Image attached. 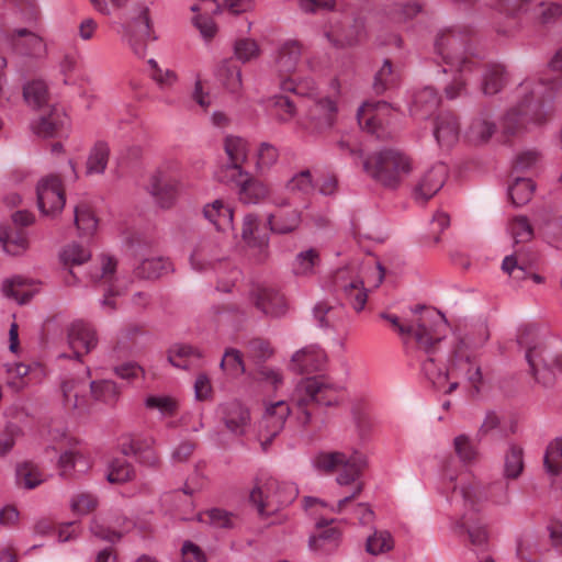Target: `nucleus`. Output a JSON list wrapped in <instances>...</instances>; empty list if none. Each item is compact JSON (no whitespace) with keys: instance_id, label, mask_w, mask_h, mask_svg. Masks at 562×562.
Returning a JSON list of instances; mask_svg holds the SVG:
<instances>
[{"instance_id":"nucleus-1","label":"nucleus","mask_w":562,"mask_h":562,"mask_svg":"<svg viewBox=\"0 0 562 562\" xmlns=\"http://www.w3.org/2000/svg\"><path fill=\"white\" fill-rule=\"evenodd\" d=\"M561 87V80L553 78L529 77L521 81L513 91V105L502 119L503 133L518 136L543 126Z\"/></svg>"},{"instance_id":"nucleus-2","label":"nucleus","mask_w":562,"mask_h":562,"mask_svg":"<svg viewBox=\"0 0 562 562\" xmlns=\"http://www.w3.org/2000/svg\"><path fill=\"white\" fill-rule=\"evenodd\" d=\"M441 485L448 501L460 514L452 521L451 529L460 536L467 533L471 543L477 548L485 546L487 532L479 515L486 501L484 490L470 481L467 473H457L451 468L442 470Z\"/></svg>"},{"instance_id":"nucleus-3","label":"nucleus","mask_w":562,"mask_h":562,"mask_svg":"<svg viewBox=\"0 0 562 562\" xmlns=\"http://www.w3.org/2000/svg\"><path fill=\"white\" fill-rule=\"evenodd\" d=\"M367 463V458L357 451L350 454L342 451H322L315 454L312 459L314 469L325 473L338 471L336 476L337 484L340 486L351 485L352 493L339 499L335 505H328L316 497H305L303 501L304 508L310 512L311 515H317L323 510L336 514L346 513L351 502L360 495L363 490L361 476Z\"/></svg>"},{"instance_id":"nucleus-4","label":"nucleus","mask_w":562,"mask_h":562,"mask_svg":"<svg viewBox=\"0 0 562 562\" xmlns=\"http://www.w3.org/2000/svg\"><path fill=\"white\" fill-rule=\"evenodd\" d=\"M420 330L416 334V345L422 352L419 360L422 371L432 385L441 390L452 374L450 367L437 364L438 345L446 337L449 325L443 314L438 310H428L419 322Z\"/></svg>"},{"instance_id":"nucleus-5","label":"nucleus","mask_w":562,"mask_h":562,"mask_svg":"<svg viewBox=\"0 0 562 562\" xmlns=\"http://www.w3.org/2000/svg\"><path fill=\"white\" fill-rule=\"evenodd\" d=\"M346 382L329 375H316L300 380L290 395L295 418L302 426L310 424L312 414L310 403L322 406H336L340 403Z\"/></svg>"},{"instance_id":"nucleus-6","label":"nucleus","mask_w":562,"mask_h":562,"mask_svg":"<svg viewBox=\"0 0 562 562\" xmlns=\"http://www.w3.org/2000/svg\"><path fill=\"white\" fill-rule=\"evenodd\" d=\"M302 55L303 45L299 41L293 38L280 41L271 53L270 68L282 91L314 98L315 81L310 77L299 78L295 75Z\"/></svg>"},{"instance_id":"nucleus-7","label":"nucleus","mask_w":562,"mask_h":562,"mask_svg":"<svg viewBox=\"0 0 562 562\" xmlns=\"http://www.w3.org/2000/svg\"><path fill=\"white\" fill-rule=\"evenodd\" d=\"M435 50L447 65L442 72L452 74V80L446 85L445 93L448 99H456L465 87V80L476 65V61L465 55L464 40L454 29L440 30L435 40Z\"/></svg>"},{"instance_id":"nucleus-8","label":"nucleus","mask_w":562,"mask_h":562,"mask_svg":"<svg viewBox=\"0 0 562 562\" xmlns=\"http://www.w3.org/2000/svg\"><path fill=\"white\" fill-rule=\"evenodd\" d=\"M517 340L536 380L546 387L553 385L557 374L562 373V356L553 353L533 326L521 328Z\"/></svg>"},{"instance_id":"nucleus-9","label":"nucleus","mask_w":562,"mask_h":562,"mask_svg":"<svg viewBox=\"0 0 562 562\" xmlns=\"http://www.w3.org/2000/svg\"><path fill=\"white\" fill-rule=\"evenodd\" d=\"M364 173L384 188L396 189L413 171L409 157L401 150L384 148L367 155L362 161Z\"/></svg>"},{"instance_id":"nucleus-10","label":"nucleus","mask_w":562,"mask_h":562,"mask_svg":"<svg viewBox=\"0 0 562 562\" xmlns=\"http://www.w3.org/2000/svg\"><path fill=\"white\" fill-rule=\"evenodd\" d=\"M297 494V487L293 483H280L271 476H260L256 479L249 493V502L265 517L291 504Z\"/></svg>"},{"instance_id":"nucleus-11","label":"nucleus","mask_w":562,"mask_h":562,"mask_svg":"<svg viewBox=\"0 0 562 562\" xmlns=\"http://www.w3.org/2000/svg\"><path fill=\"white\" fill-rule=\"evenodd\" d=\"M119 34L136 55L143 56L146 42L150 38L151 21L149 8L146 4H136L125 13L119 24Z\"/></svg>"},{"instance_id":"nucleus-12","label":"nucleus","mask_w":562,"mask_h":562,"mask_svg":"<svg viewBox=\"0 0 562 562\" xmlns=\"http://www.w3.org/2000/svg\"><path fill=\"white\" fill-rule=\"evenodd\" d=\"M537 4L538 0H494L491 8L501 16L494 24L496 33L515 36L522 30L526 18Z\"/></svg>"},{"instance_id":"nucleus-13","label":"nucleus","mask_w":562,"mask_h":562,"mask_svg":"<svg viewBox=\"0 0 562 562\" xmlns=\"http://www.w3.org/2000/svg\"><path fill=\"white\" fill-rule=\"evenodd\" d=\"M4 43L13 55L22 58L38 60L47 54L44 38L26 27L14 29L8 33Z\"/></svg>"},{"instance_id":"nucleus-14","label":"nucleus","mask_w":562,"mask_h":562,"mask_svg":"<svg viewBox=\"0 0 562 562\" xmlns=\"http://www.w3.org/2000/svg\"><path fill=\"white\" fill-rule=\"evenodd\" d=\"M479 338H469L467 341H462L461 346H459L453 351V357L449 359L450 370L452 374L458 372L460 375L465 376L470 382L477 383L482 380V373L479 366L471 361V358L465 350V347H480L482 346L490 337L488 329L485 325L481 324L477 327Z\"/></svg>"},{"instance_id":"nucleus-15","label":"nucleus","mask_w":562,"mask_h":562,"mask_svg":"<svg viewBox=\"0 0 562 562\" xmlns=\"http://www.w3.org/2000/svg\"><path fill=\"white\" fill-rule=\"evenodd\" d=\"M356 272L353 268H345L335 274V285L342 293L346 302L356 311L361 312L368 300V290L364 288L363 270Z\"/></svg>"},{"instance_id":"nucleus-16","label":"nucleus","mask_w":562,"mask_h":562,"mask_svg":"<svg viewBox=\"0 0 562 562\" xmlns=\"http://www.w3.org/2000/svg\"><path fill=\"white\" fill-rule=\"evenodd\" d=\"M224 150L227 160L220 170L218 177L221 181L247 176L244 164L247 161L249 155L248 142L239 136H226L224 139Z\"/></svg>"},{"instance_id":"nucleus-17","label":"nucleus","mask_w":562,"mask_h":562,"mask_svg":"<svg viewBox=\"0 0 562 562\" xmlns=\"http://www.w3.org/2000/svg\"><path fill=\"white\" fill-rule=\"evenodd\" d=\"M40 211L50 217L57 216L65 206L66 198L61 180L56 176L43 178L37 184Z\"/></svg>"},{"instance_id":"nucleus-18","label":"nucleus","mask_w":562,"mask_h":562,"mask_svg":"<svg viewBox=\"0 0 562 562\" xmlns=\"http://www.w3.org/2000/svg\"><path fill=\"white\" fill-rule=\"evenodd\" d=\"M225 258L223 240L214 236L200 238L190 255L191 268L199 272L213 269L214 265Z\"/></svg>"},{"instance_id":"nucleus-19","label":"nucleus","mask_w":562,"mask_h":562,"mask_svg":"<svg viewBox=\"0 0 562 562\" xmlns=\"http://www.w3.org/2000/svg\"><path fill=\"white\" fill-rule=\"evenodd\" d=\"M273 204L277 209L267 217L270 231L278 235L297 231L303 222L302 211L299 207H293L288 199H276Z\"/></svg>"},{"instance_id":"nucleus-20","label":"nucleus","mask_w":562,"mask_h":562,"mask_svg":"<svg viewBox=\"0 0 562 562\" xmlns=\"http://www.w3.org/2000/svg\"><path fill=\"white\" fill-rule=\"evenodd\" d=\"M337 113L336 102L329 98L316 100L306 116L297 121V127L310 133H318L329 128L335 121Z\"/></svg>"},{"instance_id":"nucleus-21","label":"nucleus","mask_w":562,"mask_h":562,"mask_svg":"<svg viewBox=\"0 0 562 562\" xmlns=\"http://www.w3.org/2000/svg\"><path fill=\"white\" fill-rule=\"evenodd\" d=\"M249 300L257 310L268 317L280 318L289 311V304L283 294L270 286L257 285L252 288Z\"/></svg>"},{"instance_id":"nucleus-22","label":"nucleus","mask_w":562,"mask_h":562,"mask_svg":"<svg viewBox=\"0 0 562 562\" xmlns=\"http://www.w3.org/2000/svg\"><path fill=\"white\" fill-rule=\"evenodd\" d=\"M448 176V168L439 162L425 171L418 179L414 189V198L418 202H426L431 199L445 184Z\"/></svg>"},{"instance_id":"nucleus-23","label":"nucleus","mask_w":562,"mask_h":562,"mask_svg":"<svg viewBox=\"0 0 562 562\" xmlns=\"http://www.w3.org/2000/svg\"><path fill=\"white\" fill-rule=\"evenodd\" d=\"M89 384L85 379L70 378L63 382V403L66 409L76 411L79 414L89 411Z\"/></svg>"},{"instance_id":"nucleus-24","label":"nucleus","mask_w":562,"mask_h":562,"mask_svg":"<svg viewBox=\"0 0 562 562\" xmlns=\"http://www.w3.org/2000/svg\"><path fill=\"white\" fill-rule=\"evenodd\" d=\"M68 344L76 357L92 351L98 345V337L94 328L83 322L75 321L68 327Z\"/></svg>"},{"instance_id":"nucleus-25","label":"nucleus","mask_w":562,"mask_h":562,"mask_svg":"<svg viewBox=\"0 0 562 562\" xmlns=\"http://www.w3.org/2000/svg\"><path fill=\"white\" fill-rule=\"evenodd\" d=\"M182 188L178 177L169 176L162 169H158L150 179V193L157 199L162 207L172 204L175 198Z\"/></svg>"},{"instance_id":"nucleus-26","label":"nucleus","mask_w":562,"mask_h":562,"mask_svg":"<svg viewBox=\"0 0 562 562\" xmlns=\"http://www.w3.org/2000/svg\"><path fill=\"white\" fill-rule=\"evenodd\" d=\"M327 362L326 352L317 345H310L297 350L291 359L292 367L300 373L319 371Z\"/></svg>"},{"instance_id":"nucleus-27","label":"nucleus","mask_w":562,"mask_h":562,"mask_svg":"<svg viewBox=\"0 0 562 562\" xmlns=\"http://www.w3.org/2000/svg\"><path fill=\"white\" fill-rule=\"evenodd\" d=\"M325 36L336 47L352 46L364 37V27L359 22H355L352 25L337 22L330 25L329 30L325 32Z\"/></svg>"},{"instance_id":"nucleus-28","label":"nucleus","mask_w":562,"mask_h":562,"mask_svg":"<svg viewBox=\"0 0 562 562\" xmlns=\"http://www.w3.org/2000/svg\"><path fill=\"white\" fill-rule=\"evenodd\" d=\"M290 413V404L284 400L267 403L262 416V427L267 438L271 439L282 430Z\"/></svg>"},{"instance_id":"nucleus-29","label":"nucleus","mask_w":562,"mask_h":562,"mask_svg":"<svg viewBox=\"0 0 562 562\" xmlns=\"http://www.w3.org/2000/svg\"><path fill=\"white\" fill-rule=\"evenodd\" d=\"M220 413L226 428L235 434L243 435L250 422L249 411L238 401L224 403Z\"/></svg>"},{"instance_id":"nucleus-30","label":"nucleus","mask_w":562,"mask_h":562,"mask_svg":"<svg viewBox=\"0 0 562 562\" xmlns=\"http://www.w3.org/2000/svg\"><path fill=\"white\" fill-rule=\"evenodd\" d=\"M203 215L215 228L225 234L231 233L235 236V228L233 224V210L229 204L223 200H214L203 207Z\"/></svg>"},{"instance_id":"nucleus-31","label":"nucleus","mask_w":562,"mask_h":562,"mask_svg":"<svg viewBox=\"0 0 562 562\" xmlns=\"http://www.w3.org/2000/svg\"><path fill=\"white\" fill-rule=\"evenodd\" d=\"M428 310L435 308L423 305H416L415 307H412L411 312L413 314V318L407 323L401 322L396 315L392 314L382 313L380 316L381 318L387 321L405 341L413 339L416 342V334L420 330V318L424 317Z\"/></svg>"},{"instance_id":"nucleus-32","label":"nucleus","mask_w":562,"mask_h":562,"mask_svg":"<svg viewBox=\"0 0 562 562\" xmlns=\"http://www.w3.org/2000/svg\"><path fill=\"white\" fill-rule=\"evenodd\" d=\"M225 182H234L238 186L239 199L246 204L260 203L269 194L267 184L254 178L248 171L247 176L245 177H240L238 179H228Z\"/></svg>"},{"instance_id":"nucleus-33","label":"nucleus","mask_w":562,"mask_h":562,"mask_svg":"<svg viewBox=\"0 0 562 562\" xmlns=\"http://www.w3.org/2000/svg\"><path fill=\"white\" fill-rule=\"evenodd\" d=\"M131 522L126 519H123L121 524L120 518L111 522L105 517L95 516L90 522V532L101 540L115 542L124 532L128 531Z\"/></svg>"},{"instance_id":"nucleus-34","label":"nucleus","mask_w":562,"mask_h":562,"mask_svg":"<svg viewBox=\"0 0 562 562\" xmlns=\"http://www.w3.org/2000/svg\"><path fill=\"white\" fill-rule=\"evenodd\" d=\"M459 123L449 112L440 113L435 122L434 136L441 147H451L459 139Z\"/></svg>"},{"instance_id":"nucleus-35","label":"nucleus","mask_w":562,"mask_h":562,"mask_svg":"<svg viewBox=\"0 0 562 562\" xmlns=\"http://www.w3.org/2000/svg\"><path fill=\"white\" fill-rule=\"evenodd\" d=\"M440 99L438 93L431 87H425L415 93L411 104V114L416 119H427L438 109Z\"/></svg>"},{"instance_id":"nucleus-36","label":"nucleus","mask_w":562,"mask_h":562,"mask_svg":"<svg viewBox=\"0 0 562 562\" xmlns=\"http://www.w3.org/2000/svg\"><path fill=\"white\" fill-rule=\"evenodd\" d=\"M0 244L5 254L10 256H21L29 249V238L26 234L10 226H0Z\"/></svg>"},{"instance_id":"nucleus-37","label":"nucleus","mask_w":562,"mask_h":562,"mask_svg":"<svg viewBox=\"0 0 562 562\" xmlns=\"http://www.w3.org/2000/svg\"><path fill=\"white\" fill-rule=\"evenodd\" d=\"M36 291V286L22 277L5 279L2 283L3 295L19 304L27 303Z\"/></svg>"},{"instance_id":"nucleus-38","label":"nucleus","mask_w":562,"mask_h":562,"mask_svg":"<svg viewBox=\"0 0 562 562\" xmlns=\"http://www.w3.org/2000/svg\"><path fill=\"white\" fill-rule=\"evenodd\" d=\"M313 315L321 328H338L345 319L342 305H330L327 302H318L313 308Z\"/></svg>"},{"instance_id":"nucleus-39","label":"nucleus","mask_w":562,"mask_h":562,"mask_svg":"<svg viewBox=\"0 0 562 562\" xmlns=\"http://www.w3.org/2000/svg\"><path fill=\"white\" fill-rule=\"evenodd\" d=\"M260 217L257 214L248 213L243 220L241 238L249 246L266 250L268 237L259 235Z\"/></svg>"},{"instance_id":"nucleus-40","label":"nucleus","mask_w":562,"mask_h":562,"mask_svg":"<svg viewBox=\"0 0 562 562\" xmlns=\"http://www.w3.org/2000/svg\"><path fill=\"white\" fill-rule=\"evenodd\" d=\"M507 81L505 69L502 65H490L482 71L481 91L484 95L498 93Z\"/></svg>"},{"instance_id":"nucleus-41","label":"nucleus","mask_w":562,"mask_h":562,"mask_svg":"<svg viewBox=\"0 0 562 562\" xmlns=\"http://www.w3.org/2000/svg\"><path fill=\"white\" fill-rule=\"evenodd\" d=\"M386 109L385 102H364L358 110L359 125L370 133H378V125L381 123L380 116Z\"/></svg>"},{"instance_id":"nucleus-42","label":"nucleus","mask_w":562,"mask_h":562,"mask_svg":"<svg viewBox=\"0 0 562 562\" xmlns=\"http://www.w3.org/2000/svg\"><path fill=\"white\" fill-rule=\"evenodd\" d=\"M541 552L538 535L533 530H524L517 538L516 553L522 562H537L535 558Z\"/></svg>"},{"instance_id":"nucleus-43","label":"nucleus","mask_w":562,"mask_h":562,"mask_svg":"<svg viewBox=\"0 0 562 562\" xmlns=\"http://www.w3.org/2000/svg\"><path fill=\"white\" fill-rule=\"evenodd\" d=\"M278 160V148L268 142L260 143L254 154L256 173L258 176L267 175Z\"/></svg>"},{"instance_id":"nucleus-44","label":"nucleus","mask_w":562,"mask_h":562,"mask_svg":"<svg viewBox=\"0 0 562 562\" xmlns=\"http://www.w3.org/2000/svg\"><path fill=\"white\" fill-rule=\"evenodd\" d=\"M319 263V251L316 248H307L296 254L292 262V271L299 277L312 276Z\"/></svg>"},{"instance_id":"nucleus-45","label":"nucleus","mask_w":562,"mask_h":562,"mask_svg":"<svg viewBox=\"0 0 562 562\" xmlns=\"http://www.w3.org/2000/svg\"><path fill=\"white\" fill-rule=\"evenodd\" d=\"M495 130V123L487 114L482 113L472 121L465 135L469 142L473 144H481L487 142L494 134Z\"/></svg>"},{"instance_id":"nucleus-46","label":"nucleus","mask_w":562,"mask_h":562,"mask_svg":"<svg viewBox=\"0 0 562 562\" xmlns=\"http://www.w3.org/2000/svg\"><path fill=\"white\" fill-rule=\"evenodd\" d=\"M23 99L29 106L40 109L48 100V87L43 79H33L23 86Z\"/></svg>"},{"instance_id":"nucleus-47","label":"nucleus","mask_w":562,"mask_h":562,"mask_svg":"<svg viewBox=\"0 0 562 562\" xmlns=\"http://www.w3.org/2000/svg\"><path fill=\"white\" fill-rule=\"evenodd\" d=\"M144 405L148 411L158 412L161 418L173 416L179 408L177 398L165 394L147 395Z\"/></svg>"},{"instance_id":"nucleus-48","label":"nucleus","mask_w":562,"mask_h":562,"mask_svg":"<svg viewBox=\"0 0 562 562\" xmlns=\"http://www.w3.org/2000/svg\"><path fill=\"white\" fill-rule=\"evenodd\" d=\"M91 396L95 402L103 403L109 406L115 405L120 397L117 385L110 380L91 381L89 383Z\"/></svg>"},{"instance_id":"nucleus-49","label":"nucleus","mask_w":562,"mask_h":562,"mask_svg":"<svg viewBox=\"0 0 562 562\" xmlns=\"http://www.w3.org/2000/svg\"><path fill=\"white\" fill-rule=\"evenodd\" d=\"M394 548V538L389 530L373 529L366 539V551L371 555H379Z\"/></svg>"},{"instance_id":"nucleus-50","label":"nucleus","mask_w":562,"mask_h":562,"mask_svg":"<svg viewBox=\"0 0 562 562\" xmlns=\"http://www.w3.org/2000/svg\"><path fill=\"white\" fill-rule=\"evenodd\" d=\"M110 148L106 143L98 142L90 150L87 159V175H102L108 166Z\"/></svg>"},{"instance_id":"nucleus-51","label":"nucleus","mask_w":562,"mask_h":562,"mask_svg":"<svg viewBox=\"0 0 562 562\" xmlns=\"http://www.w3.org/2000/svg\"><path fill=\"white\" fill-rule=\"evenodd\" d=\"M271 116L279 123H289L296 115L293 101L285 95H274L269 101Z\"/></svg>"},{"instance_id":"nucleus-52","label":"nucleus","mask_w":562,"mask_h":562,"mask_svg":"<svg viewBox=\"0 0 562 562\" xmlns=\"http://www.w3.org/2000/svg\"><path fill=\"white\" fill-rule=\"evenodd\" d=\"M171 270V263L162 257H150L142 260L135 272L143 279H156Z\"/></svg>"},{"instance_id":"nucleus-53","label":"nucleus","mask_w":562,"mask_h":562,"mask_svg":"<svg viewBox=\"0 0 562 562\" xmlns=\"http://www.w3.org/2000/svg\"><path fill=\"white\" fill-rule=\"evenodd\" d=\"M341 539V532L334 527L323 529L310 538V549L316 552H329L337 548Z\"/></svg>"},{"instance_id":"nucleus-54","label":"nucleus","mask_w":562,"mask_h":562,"mask_svg":"<svg viewBox=\"0 0 562 562\" xmlns=\"http://www.w3.org/2000/svg\"><path fill=\"white\" fill-rule=\"evenodd\" d=\"M233 54L238 61L247 64L260 57L261 47L254 38L240 37L233 44Z\"/></svg>"},{"instance_id":"nucleus-55","label":"nucleus","mask_w":562,"mask_h":562,"mask_svg":"<svg viewBox=\"0 0 562 562\" xmlns=\"http://www.w3.org/2000/svg\"><path fill=\"white\" fill-rule=\"evenodd\" d=\"M216 76L231 92L236 93L241 89V70L229 60L220 64Z\"/></svg>"},{"instance_id":"nucleus-56","label":"nucleus","mask_w":562,"mask_h":562,"mask_svg":"<svg viewBox=\"0 0 562 562\" xmlns=\"http://www.w3.org/2000/svg\"><path fill=\"white\" fill-rule=\"evenodd\" d=\"M353 425L361 438L367 437L374 427V419L370 408L364 403H355L351 407Z\"/></svg>"},{"instance_id":"nucleus-57","label":"nucleus","mask_w":562,"mask_h":562,"mask_svg":"<svg viewBox=\"0 0 562 562\" xmlns=\"http://www.w3.org/2000/svg\"><path fill=\"white\" fill-rule=\"evenodd\" d=\"M536 186L531 179L517 178L508 189L509 198L516 206L528 203L535 192Z\"/></svg>"},{"instance_id":"nucleus-58","label":"nucleus","mask_w":562,"mask_h":562,"mask_svg":"<svg viewBox=\"0 0 562 562\" xmlns=\"http://www.w3.org/2000/svg\"><path fill=\"white\" fill-rule=\"evenodd\" d=\"M16 479L20 485L32 490L45 481V475L36 464L32 462H25L18 467Z\"/></svg>"},{"instance_id":"nucleus-59","label":"nucleus","mask_w":562,"mask_h":562,"mask_svg":"<svg viewBox=\"0 0 562 562\" xmlns=\"http://www.w3.org/2000/svg\"><path fill=\"white\" fill-rule=\"evenodd\" d=\"M543 464L546 471L552 476L562 473V438H557L548 445Z\"/></svg>"},{"instance_id":"nucleus-60","label":"nucleus","mask_w":562,"mask_h":562,"mask_svg":"<svg viewBox=\"0 0 562 562\" xmlns=\"http://www.w3.org/2000/svg\"><path fill=\"white\" fill-rule=\"evenodd\" d=\"M134 475L133 467L125 458L113 459L106 469V480L113 484H122L130 481Z\"/></svg>"},{"instance_id":"nucleus-61","label":"nucleus","mask_w":562,"mask_h":562,"mask_svg":"<svg viewBox=\"0 0 562 562\" xmlns=\"http://www.w3.org/2000/svg\"><path fill=\"white\" fill-rule=\"evenodd\" d=\"M452 447L457 457L464 464H471L477 459V448L468 435L456 436L452 440Z\"/></svg>"},{"instance_id":"nucleus-62","label":"nucleus","mask_w":562,"mask_h":562,"mask_svg":"<svg viewBox=\"0 0 562 562\" xmlns=\"http://www.w3.org/2000/svg\"><path fill=\"white\" fill-rule=\"evenodd\" d=\"M507 231L516 244L527 243L533 237V228L524 215L512 218L508 222Z\"/></svg>"},{"instance_id":"nucleus-63","label":"nucleus","mask_w":562,"mask_h":562,"mask_svg":"<svg viewBox=\"0 0 562 562\" xmlns=\"http://www.w3.org/2000/svg\"><path fill=\"white\" fill-rule=\"evenodd\" d=\"M236 517L222 508H211L199 515L201 522L209 524L214 528H233Z\"/></svg>"},{"instance_id":"nucleus-64","label":"nucleus","mask_w":562,"mask_h":562,"mask_svg":"<svg viewBox=\"0 0 562 562\" xmlns=\"http://www.w3.org/2000/svg\"><path fill=\"white\" fill-rule=\"evenodd\" d=\"M91 257L89 249L77 243H71L63 248L59 258L65 266H80Z\"/></svg>"}]
</instances>
